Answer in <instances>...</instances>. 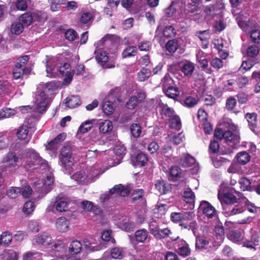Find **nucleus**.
Segmentation results:
<instances>
[{"instance_id": "1", "label": "nucleus", "mask_w": 260, "mask_h": 260, "mask_svg": "<svg viewBox=\"0 0 260 260\" xmlns=\"http://www.w3.org/2000/svg\"><path fill=\"white\" fill-rule=\"evenodd\" d=\"M3 162L7 166L15 168L19 165L30 168L35 165H41V167L48 168L46 160L43 159L39 154L32 149H27L19 156L13 152L8 153L3 158Z\"/></svg>"}, {"instance_id": "2", "label": "nucleus", "mask_w": 260, "mask_h": 260, "mask_svg": "<svg viewBox=\"0 0 260 260\" xmlns=\"http://www.w3.org/2000/svg\"><path fill=\"white\" fill-rule=\"evenodd\" d=\"M58 85L54 81L39 85L37 88V94L36 96L35 108L36 112L42 113L46 110L48 104L47 93L56 89Z\"/></svg>"}, {"instance_id": "3", "label": "nucleus", "mask_w": 260, "mask_h": 260, "mask_svg": "<svg viewBox=\"0 0 260 260\" xmlns=\"http://www.w3.org/2000/svg\"><path fill=\"white\" fill-rule=\"evenodd\" d=\"M233 193L239 196L240 192L233 189L225 191L223 189L220 188L218 193V198L221 202H223L227 204H230L228 206V209L230 215L241 213L245 209L244 205L242 203H238L235 205H232L237 200V198Z\"/></svg>"}, {"instance_id": "4", "label": "nucleus", "mask_w": 260, "mask_h": 260, "mask_svg": "<svg viewBox=\"0 0 260 260\" xmlns=\"http://www.w3.org/2000/svg\"><path fill=\"white\" fill-rule=\"evenodd\" d=\"M235 19L240 27L246 33H250V36L254 43L260 42V30L253 29V25L249 21H247V16L240 13L237 15L234 14Z\"/></svg>"}, {"instance_id": "5", "label": "nucleus", "mask_w": 260, "mask_h": 260, "mask_svg": "<svg viewBox=\"0 0 260 260\" xmlns=\"http://www.w3.org/2000/svg\"><path fill=\"white\" fill-rule=\"evenodd\" d=\"M68 203L64 199L56 197L52 199L47 208L48 212H54L55 211L62 212L67 210Z\"/></svg>"}, {"instance_id": "6", "label": "nucleus", "mask_w": 260, "mask_h": 260, "mask_svg": "<svg viewBox=\"0 0 260 260\" xmlns=\"http://www.w3.org/2000/svg\"><path fill=\"white\" fill-rule=\"evenodd\" d=\"M44 17L41 12L36 11L33 13H25L21 15L20 20L25 25H29L34 21H42Z\"/></svg>"}, {"instance_id": "7", "label": "nucleus", "mask_w": 260, "mask_h": 260, "mask_svg": "<svg viewBox=\"0 0 260 260\" xmlns=\"http://www.w3.org/2000/svg\"><path fill=\"white\" fill-rule=\"evenodd\" d=\"M106 168H102L99 164L93 165L87 171V183H90L96 180L99 176L104 173Z\"/></svg>"}, {"instance_id": "8", "label": "nucleus", "mask_w": 260, "mask_h": 260, "mask_svg": "<svg viewBox=\"0 0 260 260\" xmlns=\"http://www.w3.org/2000/svg\"><path fill=\"white\" fill-rule=\"evenodd\" d=\"M52 58V56L47 55L45 59L46 66L47 76L49 77H56L58 74V69L55 67L56 61Z\"/></svg>"}, {"instance_id": "9", "label": "nucleus", "mask_w": 260, "mask_h": 260, "mask_svg": "<svg viewBox=\"0 0 260 260\" xmlns=\"http://www.w3.org/2000/svg\"><path fill=\"white\" fill-rule=\"evenodd\" d=\"M199 211L208 218L213 217L216 214V211L214 207L206 201L201 202L199 208Z\"/></svg>"}, {"instance_id": "10", "label": "nucleus", "mask_w": 260, "mask_h": 260, "mask_svg": "<svg viewBox=\"0 0 260 260\" xmlns=\"http://www.w3.org/2000/svg\"><path fill=\"white\" fill-rule=\"evenodd\" d=\"M194 217V214L192 212H173L171 218L174 222H179L183 220H191Z\"/></svg>"}, {"instance_id": "11", "label": "nucleus", "mask_w": 260, "mask_h": 260, "mask_svg": "<svg viewBox=\"0 0 260 260\" xmlns=\"http://www.w3.org/2000/svg\"><path fill=\"white\" fill-rule=\"evenodd\" d=\"M95 59L102 66L105 68H113L115 67L114 65L110 63H106L108 60V53L103 50L100 49H96L95 51Z\"/></svg>"}, {"instance_id": "12", "label": "nucleus", "mask_w": 260, "mask_h": 260, "mask_svg": "<svg viewBox=\"0 0 260 260\" xmlns=\"http://www.w3.org/2000/svg\"><path fill=\"white\" fill-rule=\"evenodd\" d=\"M59 72L62 75H64L65 78L63 80V84H69L73 79L74 71H71L70 64L65 63L63 66L59 68Z\"/></svg>"}, {"instance_id": "13", "label": "nucleus", "mask_w": 260, "mask_h": 260, "mask_svg": "<svg viewBox=\"0 0 260 260\" xmlns=\"http://www.w3.org/2000/svg\"><path fill=\"white\" fill-rule=\"evenodd\" d=\"M179 164L183 167L189 168L192 166L196 169L198 170V165L196 164L195 158L189 154H184L181 157Z\"/></svg>"}, {"instance_id": "14", "label": "nucleus", "mask_w": 260, "mask_h": 260, "mask_svg": "<svg viewBox=\"0 0 260 260\" xmlns=\"http://www.w3.org/2000/svg\"><path fill=\"white\" fill-rule=\"evenodd\" d=\"M34 240L38 245L47 246L52 243V238L49 234L43 233L36 235Z\"/></svg>"}, {"instance_id": "15", "label": "nucleus", "mask_w": 260, "mask_h": 260, "mask_svg": "<svg viewBox=\"0 0 260 260\" xmlns=\"http://www.w3.org/2000/svg\"><path fill=\"white\" fill-rule=\"evenodd\" d=\"M131 191V188L128 186H123L121 184H118L115 185L110 190L111 194H116L121 197H125L127 196Z\"/></svg>"}, {"instance_id": "16", "label": "nucleus", "mask_w": 260, "mask_h": 260, "mask_svg": "<svg viewBox=\"0 0 260 260\" xmlns=\"http://www.w3.org/2000/svg\"><path fill=\"white\" fill-rule=\"evenodd\" d=\"M55 224L58 232L64 233L69 230L70 222L66 217H60L56 219Z\"/></svg>"}, {"instance_id": "17", "label": "nucleus", "mask_w": 260, "mask_h": 260, "mask_svg": "<svg viewBox=\"0 0 260 260\" xmlns=\"http://www.w3.org/2000/svg\"><path fill=\"white\" fill-rule=\"evenodd\" d=\"M52 250L56 255L60 256L67 250V243L64 240H56L52 246Z\"/></svg>"}, {"instance_id": "18", "label": "nucleus", "mask_w": 260, "mask_h": 260, "mask_svg": "<svg viewBox=\"0 0 260 260\" xmlns=\"http://www.w3.org/2000/svg\"><path fill=\"white\" fill-rule=\"evenodd\" d=\"M156 104L157 106L160 109V113L162 115L170 118L175 114L174 110L168 107L166 104L162 103L161 100H157Z\"/></svg>"}, {"instance_id": "19", "label": "nucleus", "mask_w": 260, "mask_h": 260, "mask_svg": "<svg viewBox=\"0 0 260 260\" xmlns=\"http://www.w3.org/2000/svg\"><path fill=\"white\" fill-rule=\"evenodd\" d=\"M19 253L13 250H4L0 254V260H18Z\"/></svg>"}, {"instance_id": "20", "label": "nucleus", "mask_w": 260, "mask_h": 260, "mask_svg": "<svg viewBox=\"0 0 260 260\" xmlns=\"http://www.w3.org/2000/svg\"><path fill=\"white\" fill-rule=\"evenodd\" d=\"M145 98V94L143 93H140L137 95L132 96L126 103V106L129 109H133L137 104L142 101Z\"/></svg>"}, {"instance_id": "21", "label": "nucleus", "mask_w": 260, "mask_h": 260, "mask_svg": "<svg viewBox=\"0 0 260 260\" xmlns=\"http://www.w3.org/2000/svg\"><path fill=\"white\" fill-rule=\"evenodd\" d=\"M177 246V252L179 255L185 256L190 253L189 245L185 241L182 240L178 241Z\"/></svg>"}, {"instance_id": "22", "label": "nucleus", "mask_w": 260, "mask_h": 260, "mask_svg": "<svg viewBox=\"0 0 260 260\" xmlns=\"http://www.w3.org/2000/svg\"><path fill=\"white\" fill-rule=\"evenodd\" d=\"M54 181V178L52 175L50 173L46 176V178L44 180L43 185L41 186V192L46 194L50 191L51 185Z\"/></svg>"}, {"instance_id": "23", "label": "nucleus", "mask_w": 260, "mask_h": 260, "mask_svg": "<svg viewBox=\"0 0 260 260\" xmlns=\"http://www.w3.org/2000/svg\"><path fill=\"white\" fill-rule=\"evenodd\" d=\"M116 225L118 228L126 232H132L135 228L134 224L126 218L118 221Z\"/></svg>"}, {"instance_id": "24", "label": "nucleus", "mask_w": 260, "mask_h": 260, "mask_svg": "<svg viewBox=\"0 0 260 260\" xmlns=\"http://www.w3.org/2000/svg\"><path fill=\"white\" fill-rule=\"evenodd\" d=\"M228 239L235 243L243 244V234L238 231H232L228 234Z\"/></svg>"}, {"instance_id": "25", "label": "nucleus", "mask_w": 260, "mask_h": 260, "mask_svg": "<svg viewBox=\"0 0 260 260\" xmlns=\"http://www.w3.org/2000/svg\"><path fill=\"white\" fill-rule=\"evenodd\" d=\"M113 128L112 122L110 120H104L99 123V131L102 134H107Z\"/></svg>"}, {"instance_id": "26", "label": "nucleus", "mask_w": 260, "mask_h": 260, "mask_svg": "<svg viewBox=\"0 0 260 260\" xmlns=\"http://www.w3.org/2000/svg\"><path fill=\"white\" fill-rule=\"evenodd\" d=\"M28 128L25 125H22L20 127L17 132V137L20 140L25 141V143H27L30 138H28Z\"/></svg>"}, {"instance_id": "27", "label": "nucleus", "mask_w": 260, "mask_h": 260, "mask_svg": "<svg viewBox=\"0 0 260 260\" xmlns=\"http://www.w3.org/2000/svg\"><path fill=\"white\" fill-rule=\"evenodd\" d=\"M223 139L227 142H234V143H239L240 141V136L238 131H235L232 133L230 131L224 132Z\"/></svg>"}, {"instance_id": "28", "label": "nucleus", "mask_w": 260, "mask_h": 260, "mask_svg": "<svg viewBox=\"0 0 260 260\" xmlns=\"http://www.w3.org/2000/svg\"><path fill=\"white\" fill-rule=\"evenodd\" d=\"M80 99L79 97L77 95H72L67 98L64 102L65 106L70 108H74L80 105Z\"/></svg>"}, {"instance_id": "29", "label": "nucleus", "mask_w": 260, "mask_h": 260, "mask_svg": "<svg viewBox=\"0 0 260 260\" xmlns=\"http://www.w3.org/2000/svg\"><path fill=\"white\" fill-rule=\"evenodd\" d=\"M172 232L168 228H165L161 230L159 229L155 238L157 239H161L169 237L173 240H176L179 238V236L175 237L172 236Z\"/></svg>"}, {"instance_id": "30", "label": "nucleus", "mask_w": 260, "mask_h": 260, "mask_svg": "<svg viewBox=\"0 0 260 260\" xmlns=\"http://www.w3.org/2000/svg\"><path fill=\"white\" fill-rule=\"evenodd\" d=\"M183 198L184 202L190 204L191 206L190 208L193 207L195 196L190 188H186L185 189L183 195Z\"/></svg>"}, {"instance_id": "31", "label": "nucleus", "mask_w": 260, "mask_h": 260, "mask_svg": "<svg viewBox=\"0 0 260 260\" xmlns=\"http://www.w3.org/2000/svg\"><path fill=\"white\" fill-rule=\"evenodd\" d=\"M148 238V232L145 229L138 230L135 232V239L138 243H144Z\"/></svg>"}, {"instance_id": "32", "label": "nucleus", "mask_w": 260, "mask_h": 260, "mask_svg": "<svg viewBox=\"0 0 260 260\" xmlns=\"http://www.w3.org/2000/svg\"><path fill=\"white\" fill-rule=\"evenodd\" d=\"M195 69L193 63L186 61L181 67V71L186 76H190L192 75Z\"/></svg>"}, {"instance_id": "33", "label": "nucleus", "mask_w": 260, "mask_h": 260, "mask_svg": "<svg viewBox=\"0 0 260 260\" xmlns=\"http://www.w3.org/2000/svg\"><path fill=\"white\" fill-rule=\"evenodd\" d=\"M66 133H61L59 134L53 140L50 141L46 145V148L50 150H54L56 149L55 145L64 140L66 138Z\"/></svg>"}, {"instance_id": "34", "label": "nucleus", "mask_w": 260, "mask_h": 260, "mask_svg": "<svg viewBox=\"0 0 260 260\" xmlns=\"http://www.w3.org/2000/svg\"><path fill=\"white\" fill-rule=\"evenodd\" d=\"M72 178L80 183H88L87 173L84 171L76 172L72 176Z\"/></svg>"}, {"instance_id": "35", "label": "nucleus", "mask_w": 260, "mask_h": 260, "mask_svg": "<svg viewBox=\"0 0 260 260\" xmlns=\"http://www.w3.org/2000/svg\"><path fill=\"white\" fill-rule=\"evenodd\" d=\"M259 238L257 233L254 232L252 233L251 241L248 240L243 242V246L249 248H254V246L258 245Z\"/></svg>"}, {"instance_id": "36", "label": "nucleus", "mask_w": 260, "mask_h": 260, "mask_svg": "<svg viewBox=\"0 0 260 260\" xmlns=\"http://www.w3.org/2000/svg\"><path fill=\"white\" fill-rule=\"evenodd\" d=\"M82 249V244L77 240L72 241L69 247V252L71 254H76L80 252Z\"/></svg>"}, {"instance_id": "37", "label": "nucleus", "mask_w": 260, "mask_h": 260, "mask_svg": "<svg viewBox=\"0 0 260 260\" xmlns=\"http://www.w3.org/2000/svg\"><path fill=\"white\" fill-rule=\"evenodd\" d=\"M59 164L64 168L66 170H70L73 165V157H64L62 159V156H59Z\"/></svg>"}, {"instance_id": "38", "label": "nucleus", "mask_w": 260, "mask_h": 260, "mask_svg": "<svg viewBox=\"0 0 260 260\" xmlns=\"http://www.w3.org/2000/svg\"><path fill=\"white\" fill-rule=\"evenodd\" d=\"M237 159L238 163L244 165L247 164L250 160V156L246 151H241L237 155Z\"/></svg>"}, {"instance_id": "39", "label": "nucleus", "mask_w": 260, "mask_h": 260, "mask_svg": "<svg viewBox=\"0 0 260 260\" xmlns=\"http://www.w3.org/2000/svg\"><path fill=\"white\" fill-rule=\"evenodd\" d=\"M0 246H8L12 242V235L8 232L1 234Z\"/></svg>"}, {"instance_id": "40", "label": "nucleus", "mask_w": 260, "mask_h": 260, "mask_svg": "<svg viewBox=\"0 0 260 260\" xmlns=\"http://www.w3.org/2000/svg\"><path fill=\"white\" fill-rule=\"evenodd\" d=\"M110 253L112 258L121 259L124 256L125 253L122 248L116 247L111 249Z\"/></svg>"}, {"instance_id": "41", "label": "nucleus", "mask_w": 260, "mask_h": 260, "mask_svg": "<svg viewBox=\"0 0 260 260\" xmlns=\"http://www.w3.org/2000/svg\"><path fill=\"white\" fill-rule=\"evenodd\" d=\"M41 255L39 252L27 251L23 254L22 260H40Z\"/></svg>"}, {"instance_id": "42", "label": "nucleus", "mask_w": 260, "mask_h": 260, "mask_svg": "<svg viewBox=\"0 0 260 260\" xmlns=\"http://www.w3.org/2000/svg\"><path fill=\"white\" fill-rule=\"evenodd\" d=\"M169 173V179L175 181L179 178L181 170L178 166H174L170 168Z\"/></svg>"}, {"instance_id": "43", "label": "nucleus", "mask_w": 260, "mask_h": 260, "mask_svg": "<svg viewBox=\"0 0 260 260\" xmlns=\"http://www.w3.org/2000/svg\"><path fill=\"white\" fill-rule=\"evenodd\" d=\"M239 183L240 185L241 189L243 191H251L252 190L251 186L250 181L245 177H243L239 180Z\"/></svg>"}, {"instance_id": "44", "label": "nucleus", "mask_w": 260, "mask_h": 260, "mask_svg": "<svg viewBox=\"0 0 260 260\" xmlns=\"http://www.w3.org/2000/svg\"><path fill=\"white\" fill-rule=\"evenodd\" d=\"M113 104L110 101H105L102 105V110L107 115H111L114 111Z\"/></svg>"}, {"instance_id": "45", "label": "nucleus", "mask_w": 260, "mask_h": 260, "mask_svg": "<svg viewBox=\"0 0 260 260\" xmlns=\"http://www.w3.org/2000/svg\"><path fill=\"white\" fill-rule=\"evenodd\" d=\"M170 125L172 128L180 129L181 127V122L179 116L174 115L169 120Z\"/></svg>"}, {"instance_id": "46", "label": "nucleus", "mask_w": 260, "mask_h": 260, "mask_svg": "<svg viewBox=\"0 0 260 260\" xmlns=\"http://www.w3.org/2000/svg\"><path fill=\"white\" fill-rule=\"evenodd\" d=\"M203 53V52L202 51H199L197 54V58L198 59L201 68H202L203 70L206 71V72L209 73L210 70L207 69L208 61L206 59L202 58V55Z\"/></svg>"}, {"instance_id": "47", "label": "nucleus", "mask_w": 260, "mask_h": 260, "mask_svg": "<svg viewBox=\"0 0 260 260\" xmlns=\"http://www.w3.org/2000/svg\"><path fill=\"white\" fill-rule=\"evenodd\" d=\"M151 75V71L147 69H142L137 74L138 80L140 81H144L147 80Z\"/></svg>"}, {"instance_id": "48", "label": "nucleus", "mask_w": 260, "mask_h": 260, "mask_svg": "<svg viewBox=\"0 0 260 260\" xmlns=\"http://www.w3.org/2000/svg\"><path fill=\"white\" fill-rule=\"evenodd\" d=\"M137 52V49L136 47L131 46L127 47L125 49L122 53L123 58H127L135 56Z\"/></svg>"}, {"instance_id": "49", "label": "nucleus", "mask_w": 260, "mask_h": 260, "mask_svg": "<svg viewBox=\"0 0 260 260\" xmlns=\"http://www.w3.org/2000/svg\"><path fill=\"white\" fill-rule=\"evenodd\" d=\"M161 84L164 90L173 86L174 81L169 74H166L162 79Z\"/></svg>"}, {"instance_id": "50", "label": "nucleus", "mask_w": 260, "mask_h": 260, "mask_svg": "<svg viewBox=\"0 0 260 260\" xmlns=\"http://www.w3.org/2000/svg\"><path fill=\"white\" fill-rule=\"evenodd\" d=\"M163 91L168 97L172 99L176 98L180 93L178 88L174 86L167 88Z\"/></svg>"}, {"instance_id": "51", "label": "nucleus", "mask_w": 260, "mask_h": 260, "mask_svg": "<svg viewBox=\"0 0 260 260\" xmlns=\"http://www.w3.org/2000/svg\"><path fill=\"white\" fill-rule=\"evenodd\" d=\"M16 110L11 108H5L0 112V120L8 118L15 115Z\"/></svg>"}, {"instance_id": "52", "label": "nucleus", "mask_w": 260, "mask_h": 260, "mask_svg": "<svg viewBox=\"0 0 260 260\" xmlns=\"http://www.w3.org/2000/svg\"><path fill=\"white\" fill-rule=\"evenodd\" d=\"M132 135L135 138H139L142 132L141 126L138 123H133L130 127Z\"/></svg>"}, {"instance_id": "53", "label": "nucleus", "mask_w": 260, "mask_h": 260, "mask_svg": "<svg viewBox=\"0 0 260 260\" xmlns=\"http://www.w3.org/2000/svg\"><path fill=\"white\" fill-rule=\"evenodd\" d=\"M246 118L248 122L250 128L253 129L257 123L256 115L254 113H247L246 115Z\"/></svg>"}, {"instance_id": "54", "label": "nucleus", "mask_w": 260, "mask_h": 260, "mask_svg": "<svg viewBox=\"0 0 260 260\" xmlns=\"http://www.w3.org/2000/svg\"><path fill=\"white\" fill-rule=\"evenodd\" d=\"M136 160L138 165L144 166L147 163L148 158L145 153L141 152L137 154Z\"/></svg>"}, {"instance_id": "55", "label": "nucleus", "mask_w": 260, "mask_h": 260, "mask_svg": "<svg viewBox=\"0 0 260 260\" xmlns=\"http://www.w3.org/2000/svg\"><path fill=\"white\" fill-rule=\"evenodd\" d=\"M214 232L217 236L219 237V240L222 241L224 236V230L222 223L218 222L215 226Z\"/></svg>"}, {"instance_id": "56", "label": "nucleus", "mask_w": 260, "mask_h": 260, "mask_svg": "<svg viewBox=\"0 0 260 260\" xmlns=\"http://www.w3.org/2000/svg\"><path fill=\"white\" fill-rule=\"evenodd\" d=\"M50 4V9L53 12L58 11L60 8V5L65 3V0H49Z\"/></svg>"}, {"instance_id": "57", "label": "nucleus", "mask_w": 260, "mask_h": 260, "mask_svg": "<svg viewBox=\"0 0 260 260\" xmlns=\"http://www.w3.org/2000/svg\"><path fill=\"white\" fill-rule=\"evenodd\" d=\"M35 209V206L34 202L29 201L24 203L23 207V212L25 214L28 215L32 213Z\"/></svg>"}, {"instance_id": "58", "label": "nucleus", "mask_w": 260, "mask_h": 260, "mask_svg": "<svg viewBox=\"0 0 260 260\" xmlns=\"http://www.w3.org/2000/svg\"><path fill=\"white\" fill-rule=\"evenodd\" d=\"M178 47L177 42L174 39L169 41L166 45L167 50L170 53L175 52Z\"/></svg>"}, {"instance_id": "59", "label": "nucleus", "mask_w": 260, "mask_h": 260, "mask_svg": "<svg viewBox=\"0 0 260 260\" xmlns=\"http://www.w3.org/2000/svg\"><path fill=\"white\" fill-rule=\"evenodd\" d=\"M156 189L160 194H165L169 190L168 186H167L164 181H157L155 184Z\"/></svg>"}, {"instance_id": "60", "label": "nucleus", "mask_w": 260, "mask_h": 260, "mask_svg": "<svg viewBox=\"0 0 260 260\" xmlns=\"http://www.w3.org/2000/svg\"><path fill=\"white\" fill-rule=\"evenodd\" d=\"M163 34L164 36L167 38L173 37L175 36L176 31L172 26L168 25L166 26L164 29Z\"/></svg>"}, {"instance_id": "61", "label": "nucleus", "mask_w": 260, "mask_h": 260, "mask_svg": "<svg viewBox=\"0 0 260 260\" xmlns=\"http://www.w3.org/2000/svg\"><path fill=\"white\" fill-rule=\"evenodd\" d=\"M23 29V26L21 23L17 22L12 25L11 31L12 34L19 35L21 33Z\"/></svg>"}, {"instance_id": "62", "label": "nucleus", "mask_w": 260, "mask_h": 260, "mask_svg": "<svg viewBox=\"0 0 260 260\" xmlns=\"http://www.w3.org/2000/svg\"><path fill=\"white\" fill-rule=\"evenodd\" d=\"M21 192V188L19 187H11L7 191V195L11 198H17Z\"/></svg>"}, {"instance_id": "63", "label": "nucleus", "mask_w": 260, "mask_h": 260, "mask_svg": "<svg viewBox=\"0 0 260 260\" xmlns=\"http://www.w3.org/2000/svg\"><path fill=\"white\" fill-rule=\"evenodd\" d=\"M40 225L37 221L31 220L28 222V229L32 233L38 232L40 230Z\"/></svg>"}, {"instance_id": "64", "label": "nucleus", "mask_w": 260, "mask_h": 260, "mask_svg": "<svg viewBox=\"0 0 260 260\" xmlns=\"http://www.w3.org/2000/svg\"><path fill=\"white\" fill-rule=\"evenodd\" d=\"M92 127V123L90 121H87L83 123L79 128V131L82 133H87Z\"/></svg>"}]
</instances>
